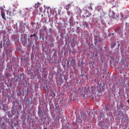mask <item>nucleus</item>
Wrapping results in <instances>:
<instances>
[{
	"mask_svg": "<svg viewBox=\"0 0 129 129\" xmlns=\"http://www.w3.org/2000/svg\"><path fill=\"white\" fill-rule=\"evenodd\" d=\"M83 26H84V27H86V28H89V25H88V23H87V22H84L83 23Z\"/></svg>",
	"mask_w": 129,
	"mask_h": 129,
	"instance_id": "nucleus-6",
	"label": "nucleus"
},
{
	"mask_svg": "<svg viewBox=\"0 0 129 129\" xmlns=\"http://www.w3.org/2000/svg\"><path fill=\"white\" fill-rule=\"evenodd\" d=\"M82 91H84L85 93H86V92H90V91H94V87H88L87 88H83Z\"/></svg>",
	"mask_w": 129,
	"mask_h": 129,
	"instance_id": "nucleus-2",
	"label": "nucleus"
},
{
	"mask_svg": "<svg viewBox=\"0 0 129 129\" xmlns=\"http://www.w3.org/2000/svg\"><path fill=\"white\" fill-rule=\"evenodd\" d=\"M68 15H69V14H70V13H68Z\"/></svg>",
	"mask_w": 129,
	"mask_h": 129,
	"instance_id": "nucleus-24",
	"label": "nucleus"
},
{
	"mask_svg": "<svg viewBox=\"0 0 129 129\" xmlns=\"http://www.w3.org/2000/svg\"><path fill=\"white\" fill-rule=\"evenodd\" d=\"M4 47H9L11 46V40H10V38L8 36H5L4 38Z\"/></svg>",
	"mask_w": 129,
	"mask_h": 129,
	"instance_id": "nucleus-1",
	"label": "nucleus"
},
{
	"mask_svg": "<svg viewBox=\"0 0 129 129\" xmlns=\"http://www.w3.org/2000/svg\"><path fill=\"white\" fill-rule=\"evenodd\" d=\"M121 31H122V29H121V27H118L115 29V32L118 34H120V33H121Z\"/></svg>",
	"mask_w": 129,
	"mask_h": 129,
	"instance_id": "nucleus-3",
	"label": "nucleus"
},
{
	"mask_svg": "<svg viewBox=\"0 0 129 129\" xmlns=\"http://www.w3.org/2000/svg\"><path fill=\"white\" fill-rule=\"evenodd\" d=\"M3 45V42H1V44H0V47L1 48H2V45Z\"/></svg>",
	"mask_w": 129,
	"mask_h": 129,
	"instance_id": "nucleus-19",
	"label": "nucleus"
},
{
	"mask_svg": "<svg viewBox=\"0 0 129 129\" xmlns=\"http://www.w3.org/2000/svg\"><path fill=\"white\" fill-rule=\"evenodd\" d=\"M12 39H14V40H16V35L12 36Z\"/></svg>",
	"mask_w": 129,
	"mask_h": 129,
	"instance_id": "nucleus-15",
	"label": "nucleus"
},
{
	"mask_svg": "<svg viewBox=\"0 0 129 129\" xmlns=\"http://www.w3.org/2000/svg\"><path fill=\"white\" fill-rule=\"evenodd\" d=\"M30 37V38H33V37H36V34H34L33 35H31Z\"/></svg>",
	"mask_w": 129,
	"mask_h": 129,
	"instance_id": "nucleus-12",
	"label": "nucleus"
},
{
	"mask_svg": "<svg viewBox=\"0 0 129 129\" xmlns=\"http://www.w3.org/2000/svg\"><path fill=\"white\" fill-rule=\"evenodd\" d=\"M86 117V116H81V120H85V118Z\"/></svg>",
	"mask_w": 129,
	"mask_h": 129,
	"instance_id": "nucleus-9",
	"label": "nucleus"
},
{
	"mask_svg": "<svg viewBox=\"0 0 129 129\" xmlns=\"http://www.w3.org/2000/svg\"><path fill=\"white\" fill-rule=\"evenodd\" d=\"M89 9H91V10H92V7H91V6L89 7Z\"/></svg>",
	"mask_w": 129,
	"mask_h": 129,
	"instance_id": "nucleus-18",
	"label": "nucleus"
},
{
	"mask_svg": "<svg viewBox=\"0 0 129 129\" xmlns=\"http://www.w3.org/2000/svg\"><path fill=\"white\" fill-rule=\"evenodd\" d=\"M44 129H47V128L46 127H44Z\"/></svg>",
	"mask_w": 129,
	"mask_h": 129,
	"instance_id": "nucleus-22",
	"label": "nucleus"
},
{
	"mask_svg": "<svg viewBox=\"0 0 129 129\" xmlns=\"http://www.w3.org/2000/svg\"><path fill=\"white\" fill-rule=\"evenodd\" d=\"M1 16L3 19H6V13L4 12L1 13Z\"/></svg>",
	"mask_w": 129,
	"mask_h": 129,
	"instance_id": "nucleus-7",
	"label": "nucleus"
},
{
	"mask_svg": "<svg viewBox=\"0 0 129 129\" xmlns=\"http://www.w3.org/2000/svg\"><path fill=\"white\" fill-rule=\"evenodd\" d=\"M17 6H18V4H16V3H15V4L13 5V6L14 7V8H17Z\"/></svg>",
	"mask_w": 129,
	"mask_h": 129,
	"instance_id": "nucleus-13",
	"label": "nucleus"
},
{
	"mask_svg": "<svg viewBox=\"0 0 129 129\" xmlns=\"http://www.w3.org/2000/svg\"><path fill=\"white\" fill-rule=\"evenodd\" d=\"M97 89L99 92H102V91H103V87L102 86H101L98 87Z\"/></svg>",
	"mask_w": 129,
	"mask_h": 129,
	"instance_id": "nucleus-4",
	"label": "nucleus"
},
{
	"mask_svg": "<svg viewBox=\"0 0 129 129\" xmlns=\"http://www.w3.org/2000/svg\"><path fill=\"white\" fill-rule=\"evenodd\" d=\"M38 7H40V4L37 3L35 4V8H38Z\"/></svg>",
	"mask_w": 129,
	"mask_h": 129,
	"instance_id": "nucleus-11",
	"label": "nucleus"
},
{
	"mask_svg": "<svg viewBox=\"0 0 129 129\" xmlns=\"http://www.w3.org/2000/svg\"><path fill=\"white\" fill-rule=\"evenodd\" d=\"M127 102H128V103H129V99L127 100Z\"/></svg>",
	"mask_w": 129,
	"mask_h": 129,
	"instance_id": "nucleus-20",
	"label": "nucleus"
},
{
	"mask_svg": "<svg viewBox=\"0 0 129 129\" xmlns=\"http://www.w3.org/2000/svg\"><path fill=\"white\" fill-rule=\"evenodd\" d=\"M69 23H70V25H71V24H72V19L71 18L69 20Z\"/></svg>",
	"mask_w": 129,
	"mask_h": 129,
	"instance_id": "nucleus-14",
	"label": "nucleus"
},
{
	"mask_svg": "<svg viewBox=\"0 0 129 129\" xmlns=\"http://www.w3.org/2000/svg\"><path fill=\"white\" fill-rule=\"evenodd\" d=\"M100 116H101V117L103 116V113H101L100 114Z\"/></svg>",
	"mask_w": 129,
	"mask_h": 129,
	"instance_id": "nucleus-17",
	"label": "nucleus"
},
{
	"mask_svg": "<svg viewBox=\"0 0 129 129\" xmlns=\"http://www.w3.org/2000/svg\"><path fill=\"white\" fill-rule=\"evenodd\" d=\"M71 63H72H72H73V64H75V59H72V61H71Z\"/></svg>",
	"mask_w": 129,
	"mask_h": 129,
	"instance_id": "nucleus-10",
	"label": "nucleus"
},
{
	"mask_svg": "<svg viewBox=\"0 0 129 129\" xmlns=\"http://www.w3.org/2000/svg\"><path fill=\"white\" fill-rule=\"evenodd\" d=\"M103 78H104V76H103Z\"/></svg>",
	"mask_w": 129,
	"mask_h": 129,
	"instance_id": "nucleus-26",
	"label": "nucleus"
},
{
	"mask_svg": "<svg viewBox=\"0 0 129 129\" xmlns=\"http://www.w3.org/2000/svg\"><path fill=\"white\" fill-rule=\"evenodd\" d=\"M111 47L112 48H113L114 46H113V45H111Z\"/></svg>",
	"mask_w": 129,
	"mask_h": 129,
	"instance_id": "nucleus-21",
	"label": "nucleus"
},
{
	"mask_svg": "<svg viewBox=\"0 0 129 129\" xmlns=\"http://www.w3.org/2000/svg\"><path fill=\"white\" fill-rule=\"evenodd\" d=\"M109 16L110 18H113L114 17V13L113 12H109Z\"/></svg>",
	"mask_w": 129,
	"mask_h": 129,
	"instance_id": "nucleus-5",
	"label": "nucleus"
},
{
	"mask_svg": "<svg viewBox=\"0 0 129 129\" xmlns=\"http://www.w3.org/2000/svg\"><path fill=\"white\" fill-rule=\"evenodd\" d=\"M68 64H69V61L68 62Z\"/></svg>",
	"mask_w": 129,
	"mask_h": 129,
	"instance_id": "nucleus-23",
	"label": "nucleus"
},
{
	"mask_svg": "<svg viewBox=\"0 0 129 129\" xmlns=\"http://www.w3.org/2000/svg\"><path fill=\"white\" fill-rule=\"evenodd\" d=\"M120 17L122 19V18H123V17H124V16L123 15V14H120Z\"/></svg>",
	"mask_w": 129,
	"mask_h": 129,
	"instance_id": "nucleus-16",
	"label": "nucleus"
},
{
	"mask_svg": "<svg viewBox=\"0 0 129 129\" xmlns=\"http://www.w3.org/2000/svg\"><path fill=\"white\" fill-rule=\"evenodd\" d=\"M112 2H114V0H112Z\"/></svg>",
	"mask_w": 129,
	"mask_h": 129,
	"instance_id": "nucleus-25",
	"label": "nucleus"
},
{
	"mask_svg": "<svg viewBox=\"0 0 129 129\" xmlns=\"http://www.w3.org/2000/svg\"><path fill=\"white\" fill-rule=\"evenodd\" d=\"M128 129H129V127L128 128Z\"/></svg>",
	"mask_w": 129,
	"mask_h": 129,
	"instance_id": "nucleus-27",
	"label": "nucleus"
},
{
	"mask_svg": "<svg viewBox=\"0 0 129 129\" xmlns=\"http://www.w3.org/2000/svg\"><path fill=\"white\" fill-rule=\"evenodd\" d=\"M5 53L7 55V56H9L10 55L9 53H11V50H9V49H6L5 51Z\"/></svg>",
	"mask_w": 129,
	"mask_h": 129,
	"instance_id": "nucleus-8",
	"label": "nucleus"
}]
</instances>
